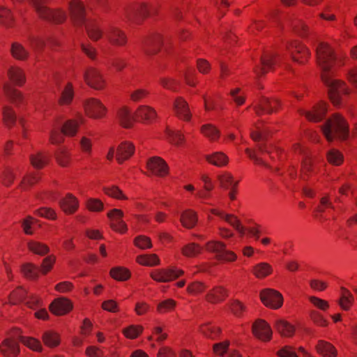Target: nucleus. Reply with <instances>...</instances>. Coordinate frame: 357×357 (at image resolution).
I'll list each match as a JSON object with an SVG mask.
<instances>
[{"label":"nucleus","instance_id":"24","mask_svg":"<svg viewBox=\"0 0 357 357\" xmlns=\"http://www.w3.org/2000/svg\"><path fill=\"white\" fill-rule=\"evenodd\" d=\"M174 109L176 114V115L185 120L189 121L190 119V113L189 112V108L188 103L185 100L182 98H178L174 102Z\"/></svg>","mask_w":357,"mask_h":357},{"label":"nucleus","instance_id":"17","mask_svg":"<svg viewBox=\"0 0 357 357\" xmlns=\"http://www.w3.org/2000/svg\"><path fill=\"white\" fill-rule=\"evenodd\" d=\"M149 10L144 3H139L129 8L127 11V17L129 21L139 23L143 18L147 16Z\"/></svg>","mask_w":357,"mask_h":357},{"label":"nucleus","instance_id":"41","mask_svg":"<svg viewBox=\"0 0 357 357\" xmlns=\"http://www.w3.org/2000/svg\"><path fill=\"white\" fill-rule=\"evenodd\" d=\"M200 332L206 337L215 339L220 333V329L210 324L201 326Z\"/></svg>","mask_w":357,"mask_h":357},{"label":"nucleus","instance_id":"26","mask_svg":"<svg viewBox=\"0 0 357 357\" xmlns=\"http://www.w3.org/2000/svg\"><path fill=\"white\" fill-rule=\"evenodd\" d=\"M3 91L6 96L17 107H20L24 103V98L22 93L13 88L10 84L6 83L3 85Z\"/></svg>","mask_w":357,"mask_h":357},{"label":"nucleus","instance_id":"51","mask_svg":"<svg viewBox=\"0 0 357 357\" xmlns=\"http://www.w3.org/2000/svg\"><path fill=\"white\" fill-rule=\"evenodd\" d=\"M201 251L202 248L194 243H189L183 248V255L190 257L197 256Z\"/></svg>","mask_w":357,"mask_h":357},{"label":"nucleus","instance_id":"63","mask_svg":"<svg viewBox=\"0 0 357 357\" xmlns=\"http://www.w3.org/2000/svg\"><path fill=\"white\" fill-rule=\"evenodd\" d=\"M87 207L92 211H100L103 208V204L98 199H89L87 201Z\"/></svg>","mask_w":357,"mask_h":357},{"label":"nucleus","instance_id":"55","mask_svg":"<svg viewBox=\"0 0 357 357\" xmlns=\"http://www.w3.org/2000/svg\"><path fill=\"white\" fill-rule=\"evenodd\" d=\"M110 273L113 278L118 280H126L130 277L128 271L121 268H112Z\"/></svg>","mask_w":357,"mask_h":357},{"label":"nucleus","instance_id":"59","mask_svg":"<svg viewBox=\"0 0 357 357\" xmlns=\"http://www.w3.org/2000/svg\"><path fill=\"white\" fill-rule=\"evenodd\" d=\"M143 328L142 326H130V327L124 329V335L130 339L136 338L142 331Z\"/></svg>","mask_w":357,"mask_h":357},{"label":"nucleus","instance_id":"49","mask_svg":"<svg viewBox=\"0 0 357 357\" xmlns=\"http://www.w3.org/2000/svg\"><path fill=\"white\" fill-rule=\"evenodd\" d=\"M20 341L25 344L29 348L36 351H41L43 349L42 345L39 340L32 338V337H20Z\"/></svg>","mask_w":357,"mask_h":357},{"label":"nucleus","instance_id":"16","mask_svg":"<svg viewBox=\"0 0 357 357\" xmlns=\"http://www.w3.org/2000/svg\"><path fill=\"white\" fill-rule=\"evenodd\" d=\"M278 54L273 52H267L261 57V66L255 69L258 75L266 73L273 68V66L277 63Z\"/></svg>","mask_w":357,"mask_h":357},{"label":"nucleus","instance_id":"45","mask_svg":"<svg viewBox=\"0 0 357 357\" xmlns=\"http://www.w3.org/2000/svg\"><path fill=\"white\" fill-rule=\"evenodd\" d=\"M201 131L210 140H216L219 137V130L211 124L204 125Z\"/></svg>","mask_w":357,"mask_h":357},{"label":"nucleus","instance_id":"18","mask_svg":"<svg viewBox=\"0 0 357 357\" xmlns=\"http://www.w3.org/2000/svg\"><path fill=\"white\" fill-rule=\"evenodd\" d=\"M107 216L112 221L111 227L113 229L121 233L127 231V226L122 220L123 213L121 210L114 208L107 213Z\"/></svg>","mask_w":357,"mask_h":357},{"label":"nucleus","instance_id":"1","mask_svg":"<svg viewBox=\"0 0 357 357\" xmlns=\"http://www.w3.org/2000/svg\"><path fill=\"white\" fill-rule=\"evenodd\" d=\"M316 54L317 64L321 70V79L328 87L329 98L335 105H338L341 96L348 92L344 84L332 75L335 59L333 50L326 43H319L316 48Z\"/></svg>","mask_w":357,"mask_h":357},{"label":"nucleus","instance_id":"64","mask_svg":"<svg viewBox=\"0 0 357 357\" xmlns=\"http://www.w3.org/2000/svg\"><path fill=\"white\" fill-rule=\"evenodd\" d=\"M280 357H298L293 347L285 346L278 351Z\"/></svg>","mask_w":357,"mask_h":357},{"label":"nucleus","instance_id":"30","mask_svg":"<svg viewBox=\"0 0 357 357\" xmlns=\"http://www.w3.org/2000/svg\"><path fill=\"white\" fill-rule=\"evenodd\" d=\"M317 352L324 357H335L337 351L335 347L330 343L320 340L317 347Z\"/></svg>","mask_w":357,"mask_h":357},{"label":"nucleus","instance_id":"15","mask_svg":"<svg viewBox=\"0 0 357 357\" xmlns=\"http://www.w3.org/2000/svg\"><path fill=\"white\" fill-rule=\"evenodd\" d=\"M147 167L153 174L158 176H164L168 173L166 162L158 156L152 157L148 160Z\"/></svg>","mask_w":357,"mask_h":357},{"label":"nucleus","instance_id":"9","mask_svg":"<svg viewBox=\"0 0 357 357\" xmlns=\"http://www.w3.org/2000/svg\"><path fill=\"white\" fill-rule=\"evenodd\" d=\"M84 107L87 115L91 118L100 119L105 116L107 109L98 99L89 98L84 103Z\"/></svg>","mask_w":357,"mask_h":357},{"label":"nucleus","instance_id":"34","mask_svg":"<svg viewBox=\"0 0 357 357\" xmlns=\"http://www.w3.org/2000/svg\"><path fill=\"white\" fill-rule=\"evenodd\" d=\"M74 91L73 85L68 83L63 88L61 89V96L59 102L61 105H68L73 100Z\"/></svg>","mask_w":357,"mask_h":357},{"label":"nucleus","instance_id":"31","mask_svg":"<svg viewBox=\"0 0 357 357\" xmlns=\"http://www.w3.org/2000/svg\"><path fill=\"white\" fill-rule=\"evenodd\" d=\"M117 115L119 122L123 127L130 128L132 125L135 117L127 107L121 108Z\"/></svg>","mask_w":357,"mask_h":357},{"label":"nucleus","instance_id":"14","mask_svg":"<svg viewBox=\"0 0 357 357\" xmlns=\"http://www.w3.org/2000/svg\"><path fill=\"white\" fill-rule=\"evenodd\" d=\"M287 50L291 54L294 61L303 63L310 56V52L305 46L298 43H292L288 47Z\"/></svg>","mask_w":357,"mask_h":357},{"label":"nucleus","instance_id":"42","mask_svg":"<svg viewBox=\"0 0 357 357\" xmlns=\"http://www.w3.org/2000/svg\"><path fill=\"white\" fill-rule=\"evenodd\" d=\"M13 56L20 60L26 59L29 56L28 51L20 43H15L11 47Z\"/></svg>","mask_w":357,"mask_h":357},{"label":"nucleus","instance_id":"62","mask_svg":"<svg viewBox=\"0 0 357 357\" xmlns=\"http://www.w3.org/2000/svg\"><path fill=\"white\" fill-rule=\"evenodd\" d=\"M292 26L294 31L299 35L304 36L307 33V27L300 20H295L292 22Z\"/></svg>","mask_w":357,"mask_h":357},{"label":"nucleus","instance_id":"5","mask_svg":"<svg viewBox=\"0 0 357 357\" xmlns=\"http://www.w3.org/2000/svg\"><path fill=\"white\" fill-rule=\"evenodd\" d=\"M78 122L74 120H68L63 126H59L51 130L50 140L54 144H58L63 141V135L73 136L76 134Z\"/></svg>","mask_w":357,"mask_h":357},{"label":"nucleus","instance_id":"6","mask_svg":"<svg viewBox=\"0 0 357 357\" xmlns=\"http://www.w3.org/2000/svg\"><path fill=\"white\" fill-rule=\"evenodd\" d=\"M54 262V259L52 257H47L43 259L41 265L40 271L46 274L50 271ZM39 268L33 264H26L22 266V272L24 275L30 279H37L39 275Z\"/></svg>","mask_w":357,"mask_h":357},{"label":"nucleus","instance_id":"52","mask_svg":"<svg viewBox=\"0 0 357 357\" xmlns=\"http://www.w3.org/2000/svg\"><path fill=\"white\" fill-rule=\"evenodd\" d=\"M342 294L340 298V304L344 310H348L353 302V296L346 289L342 288Z\"/></svg>","mask_w":357,"mask_h":357},{"label":"nucleus","instance_id":"47","mask_svg":"<svg viewBox=\"0 0 357 357\" xmlns=\"http://www.w3.org/2000/svg\"><path fill=\"white\" fill-rule=\"evenodd\" d=\"M0 22L6 26H10L13 22L10 10L2 5H0Z\"/></svg>","mask_w":357,"mask_h":357},{"label":"nucleus","instance_id":"32","mask_svg":"<svg viewBox=\"0 0 357 357\" xmlns=\"http://www.w3.org/2000/svg\"><path fill=\"white\" fill-rule=\"evenodd\" d=\"M9 79L17 85H22L25 82L24 73L22 69L17 67H10L8 70Z\"/></svg>","mask_w":357,"mask_h":357},{"label":"nucleus","instance_id":"28","mask_svg":"<svg viewBox=\"0 0 357 357\" xmlns=\"http://www.w3.org/2000/svg\"><path fill=\"white\" fill-rule=\"evenodd\" d=\"M229 342L217 343L213 345L214 351L223 357H242L241 355L236 350L228 352Z\"/></svg>","mask_w":357,"mask_h":357},{"label":"nucleus","instance_id":"39","mask_svg":"<svg viewBox=\"0 0 357 357\" xmlns=\"http://www.w3.org/2000/svg\"><path fill=\"white\" fill-rule=\"evenodd\" d=\"M253 272L258 278H263L271 273L272 267L267 263H259L254 267Z\"/></svg>","mask_w":357,"mask_h":357},{"label":"nucleus","instance_id":"7","mask_svg":"<svg viewBox=\"0 0 357 357\" xmlns=\"http://www.w3.org/2000/svg\"><path fill=\"white\" fill-rule=\"evenodd\" d=\"M206 250L214 253L217 259L224 261H233L236 255L231 251L226 250L225 245L218 241L208 242Z\"/></svg>","mask_w":357,"mask_h":357},{"label":"nucleus","instance_id":"27","mask_svg":"<svg viewBox=\"0 0 357 357\" xmlns=\"http://www.w3.org/2000/svg\"><path fill=\"white\" fill-rule=\"evenodd\" d=\"M59 204L61 208L66 213H73L79 206L77 199L71 194H68L66 197L61 199L59 202Z\"/></svg>","mask_w":357,"mask_h":357},{"label":"nucleus","instance_id":"35","mask_svg":"<svg viewBox=\"0 0 357 357\" xmlns=\"http://www.w3.org/2000/svg\"><path fill=\"white\" fill-rule=\"evenodd\" d=\"M227 296V291L222 287H216L206 296V300L210 303H217L222 301Z\"/></svg>","mask_w":357,"mask_h":357},{"label":"nucleus","instance_id":"57","mask_svg":"<svg viewBox=\"0 0 357 357\" xmlns=\"http://www.w3.org/2000/svg\"><path fill=\"white\" fill-rule=\"evenodd\" d=\"M105 192L114 198L119 199H126L127 197L123 195L122 191L116 186H112L105 188L104 189Z\"/></svg>","mask_w":357,"mask_h":357},{"label":"nucleus","instance_id":"54","mask_svg":"<svg viewBox=\"0 0 357 357\" xmlns=\"http://www.w3.org/2000/svg\"><path fill=\"white\" fill-rule=\"evenodd\" d=\"M327 158L328 161L334 165H339L343 161L342 153L335 149H332L328 152Z\"/></svg>","mask_w":357,"mask_h":357},{"label":"nucleus","instance_id":"11","mask_svg":"<svg viewBox=\"0 0 357 357\" xmlns=\"http://www.w3.org/2000/svg\"><path fill=\"white\" fill-rule=\"evenodd\" d=\"M183 273V271L176 268L168 269H160L153 271L151 277L159 282H168L172 280L178 278Z\"/></svg>","mask_w":357,"mask_h":357},{"label":"nucleus","instance_id":"50","mask_svg":"<svg viewBox=\"0 0 357 357\" xmlns=\"http://www.w3.org/2000/svg\"><path fill=\"white\" fill-rule=\"evenodd\" d=\"M30 160L34 167L40 169L47 162L48 158L42 153H38L36 155H31Z\"/></svg>","mask_w":357,"mask_h":357},{"label":"nucleus","instance_id":"38","mask_svg":"<svg viewBox=\"0 0 357 357\" xmlns=\"http://www.w3.org/2000/svg\"><path fill=\"white\" fill-rule=\"evenodd\" d=\"M43 342L50 347H54L59 344V335L53 331H46L42 336Z\"/></svg>","mask_w":357,"mask_h":357},{"label":"nucleus","instance_id":"29","mask_svg":"<svg viewBox=\"0 0 357 357\" xmlns=\"http://www.w3.org/2000/svg\"><path fill=\"white\" fill-rule=\"evenodd\" d=\"M180 221L183 227L191 229L197 222V214L192 210H186L181 213Z\"/></svg>","mask_w":357,"mask_h":357},{"label":"nucleus","instance_id":"8","mask_svg":"<svg viewBox=\"0 0 357 357\" xmlns=\"http://www.w3.org/2000/svg\"><path fill=\"white\" fill-rule=\"evenodd\" d=\"M260 299L264 305L273 309H278L283 303L282 294L272 289L262 290L260 292Z\"/></svg>","mask_w":357,"mask_h":357},{"label":"nucleus","instance_id":"19","mask_svg":"<svg viewBox=\"0 0 357 357\" xmlns=\"http://www.w3.org/2000/svg\"><path fill=\"white\" fill-rule=\"evenodd\" d=\"M280 105V102L278 99L271 100L267 98H263L259 103L255 107V110L257 115H260L263 112L271 114L276 111V108Z\"/></svg>","mask_w":357,"mask_h":357},{"label":"nucleus","instance_id":"60","mask_svg":"<svg viewBox=\"0 0 357 357\" xmlns=\"http://www.w3.org/2000/svg\"><path fill=\"white\" fill-rule=\"evenodd\" d=\"M176 305V302L172 299H167L158 305V310L160 313H164L172 310Z\"/></svg>","mask_w":357,"mask_h":357},{"label":"nucleus","instance_id":"37","mask_svg":"<svg viewBox=\"0 0 357 357\" xmlns=\"http://www.w3.org/2000/svg\"><path fill=\"white\" fill-rule=\"evenodd\" d=\"M136 116L142 120L151 121L156 116L155 111L148 106H140L136 112Z\"/></svg>","mask_w":357,"mask_h":357},{"label":"nucleus","instance_id":"58","mask_svg":"<svg viewBox=\"0 0 357 357\" xmlns=\"http://www.w3.org/2000/svg\"><path fill=\"white\" fill-rule=\"evenodd\" d=\"M27 41L29 45L35 50H40L45 45V41L43 39L33 35L27 36Z\"/></svg>","mask_w":357,"mask_h":357},{"label":"nucleus","instance_id":"43","mask_svg":"<svg viewBox=\"0 0 357 357\" xmlns=\"http://www.w3.org/2000/svg\"><path fill=\"white\" fill-rule=\"evenodd\" d=\"M220 185L224 189H231V188H236L238 181H234L233 177L230 174H224L218 176Z\"/></svg>","mask_w":357,"mask_h":357},{"label":"nucleus","instance_id":"3","mask_svg":"<svg viewBox=\"0 0 357 357\" xmlns=\"http://www.w3.org/2000/svg\"><path fill=\"white\" fill-rule=\"evenodd\" d=\"M323 133L328 141L335 137L346 139L349 135V128L344 119L338 114H335L321 127Z\"/></svg>","mask_w":357,"mask_h":357},{"label":"nucleus","instance_id":"4","mask_svg":"<svg viewBox=\"0 0 357 357\" xmlns=\"http://www.w3.org/2000/svg\"><path fill=\"white\" fill-rule=\"evenodd\" d=\"M40 17L55 23H61L66 19V13L61 9L51 10L46 5V0H29Z\"/></svg>","mask_w":357,"mask_h":357},{"label":"nucleus","instance_id":"56","mask_svg":"<svg viewBox=\"0 0 357 357\" xmlns=\"http://www.w3.org/2000/svg\"><path fill=\"white\" fill-rule=\"evenodd\" d=\"M135 245L140 249H147L152 247L151 239L145 236H139L135 238Z\"/></svg>","mask_w":357,"mask_h":357},{"label":"nucleus","instance_id":"40","mask_svg":"<svg viewBox=\"0 0 357 357\" xmlns=\"http://www.w3.org/2000/svg\"><path fill=\"white\" fill-rule=\"evenodd\" d=\"M137 261L143 266H152L158 264L160 259L155 254L144 255L138 256Z\"/></svg>","mask_w":357,"mask_h":357},{"label":"nucleus","instance_id":"25","mask_svg":"<svg viewBox=\"0 0 357 357\" xmlns=\"http://www.w3.org/2000/svg\"><path fill=\"white\" fill-rule=\"evenodd\" d=\"M1 352L7 357H16L20 352L18 344L11 340H5L0 347Z\"/></svg>","mask_w":357,"mask_h":357},{"label":"nucleus","instance_id":"2","mask_svg":"<svg viewBox=\"0 0 357 357\" xmlns=\"http://www.w3.org/2000/svg\"><path fill=\"white\" fill-rule=\"evenodd\" d=\"M70 19L75 26L84 25L88 36L93 40H99L103 31L98 24L86 16L83 3L79 0H72L69 3Z\"/></svg>","mask_w":357,"mask_h":357},{"label":"nucleus","instance_id":"44","mask_svg":"<svg viewBox=\"0 0 357 357\" xmlns=\"http://www.w3.org/2000/svg\"><path fill=\"white\" fill-rule=\"evenodd\" d=\"M26 291L25 289L19 288L14 291L10 296V303L15 305L20 302H25L26 298Z\"/></svg>","mask_w":357,"mask_h":357},{"label":"nucleus","instance_id":"46","mask_svg":"<svg viewBox=\"0 0 357 357\" xmlns=\"http://www.w3.org/2000/svg\"><path fill=\"white\" fill-rule=\"evenodd\" d=\"M3 116L4 122L8 126L13 125L16 121V115L9 106L4 105L3 107Z\"/></svg>","mask_w":357,"mask_h":357},{"label":"nucleus","instance_id":"21","mask_svg":"<svg viewBox=\"0 0 357 357\" xmlns=\"http://www.w3.org/2000/svg\"><path fill=\"white\" fill-rule=\"evenodd\" d=\"M161 42V36L158 33L153 34L143 43V51L146 55L155 54L159 50Z\"/></svg>","mask_w":357,"mask_h":357},{"label":"nucleus","instance_id":"23","mask_svg":"<svg viewBox=\"0 0 357 357\" xmlns=\"http://www.w3.org/2000/svg\"><path fill=\"white\" fill-rule=\"evenodd\" d=\"M134 151L135 146L132 143L127 142L121 143L117 149L116 156L117 161L122 163L134 153Z\"/></svg>","mask_w":357,"mask_h":357},{"label":"nucleus","instance_id":"13","mask_svg":"<svg viewBox=\"0 0 357 357\" xmlns=\"http://www.w3.org/2000/svg\"><path fill=\"white\" fill-rule=\"evenodd\" d=\"M84 79L86 83L95 89L100 90L104 87L105 80L101 73L96 68H89L84 73Z\"/></svg>","mask_w":357,"mask_h":357},{"label":"nucleus","instance_id":"20","mask_svg":"<svg viewBox=\"0 0 357 357\" xmlns=\"http://www.w3.org/2000/svg\"><path fill=\"white\" fill-rule=\"evenodd\" d=\"M73 308L71 302L66 298L61 297L55 299L50 306L52 313L62 315L68 312Z\"/></svg>","mask_w":357,"mask_h":357},{"label":"nucleus","instance_id":"48","mask_svg":"<svg viewBox=\"0 0 357 357\" xmlns=\"http://www.w3.org/2000/svg\"><path fill=\"white\" fill-rule=\"evenodd\" d=\"M29 249L33 252L43 255L49 252L48 247L39 242L31 241L28 243Z\"/></svg>","mask_w":357,"mask_h":357},{"label":"nucleus","instance_id":"36","mask_svg":"<svg viewBox=\"0 0 357 357\" xmlns=\"http://www.w3.org/2000/svg\"><path fill=\"white\" fill-rule=\"evenodd\" d=\"M206 160L211 164L218 167L225 165L228 162V158L222 152H216L206 156Z\"/></svg>","mask_w":357,"mask_h":357},{"label":"nucleus","instance_id":"33","mask_svg":"<svg viewBox=\"0 0 357 357\" xmlns=\"http://www.w3.org/2000/svg\"><path fill=\"white\" fill-rule=\"evenodd\" d=\"M275 328L281 335L284 337H291L295 331V328L293 325L282 319L276 321Z\"/></svg>","mask_w":357,"mask_h":357},{"label":"nucleus","instance_id":"53","mask_svg":"<svg viewBox=\"0 0 357 357\" xmlns=\"http://www.w3.org/2000/svg\"><path fill=\"white\" fill-rule=\"evenodd\" d=\"M223 219L234 227L241 236L244 235L245 229L240 224L239 220L232 215L225 214Z\"/></svg>","mask_w":357,"mask_h":357},{"label":"nucleus","instance_id":"10","mask_svg":"<svg viewBox=\"0 0 357 357\" xmlns=\"http://www.w3.org/2000/svg\"><path fill=\"white\" fill-rule=\"evenodd\" d=\"M105 35L108 41L113 45L123 46L127 43L125 32L114 25H110L105 29Z\"/></svg>","mask_w":357,"mask_h":357},{"label":"nucleus","instance_id":"61","mask_svg":"<svg viewBox=\"0 0 357 357\" xmlns=\"http://www.w3.org/2000/svg\"><path fill=\"white\" fill-rule=\"evenodd\" d=\"M57 162L62 166H66L69 162V154L64 149H60L56 153Z\"/></svg>","mask_w":357,"mask_h":357},{"label":"nucleus","instance_id":"12","mask_svg":"<svg viewBox=\"0 0 357 357\" xmlns=\"http://www.w3.org/2000/svg\"><path fill=\"white\" fill-rule=\"evenodd\" d=\"M254 335L263 341H268L272 337V330L269 324L263 319L257 320L252 326Z\"/></svg>","mask_w":357,"mask_h":357},{"label":"nucleus","instance_id":"22","mask_svg":"<svg viewBox=\"0 0 357 357\" xmlns=\"http://www.w3.org/2000/svg\"><path fill=\"white\" fill-rule=\"evenodd\" d=\"M298 112L300 114L305 116L308 120L317 122L324 118L326 112V107L324 104H320L314 107L312 112L305 111L303 109H298Z\"/></svg>","mask_w":357,"mask_h":357}]
</instances>
